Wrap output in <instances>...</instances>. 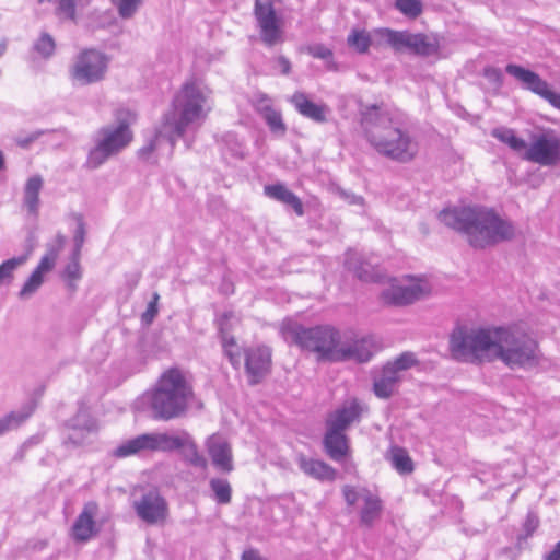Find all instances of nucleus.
<instances>
[{"mask_svg": "<svg viewBox=\"0 0 560 560\" xmlns=\"http://www.w3.org/2000/svg\"><path fill=\"white\" fill-rule=\"evenodd\" d=\"M452 357L460 362L501 360L511 369L538 362V345L520 326L456 327L450 337Z\"/></svg>", "mask_w": 560, "mask_h": 560, "instance_id": "f257e3e1", "label": "nucleus"}, {"mask_svg": "<svg viewBox=\"0 0 560 560\" xmlns=\"http://www.w3.org/2000/svg\"><path fill=\"white\" fill-rule=\"evenodd\" d=\"M361 128L369 144L382 156L408 163L419 151L407 116L396 109L372 105L361 112Z\"/></svg>", "mask_w": 560, "mask_h": 560, "instance_id": "f03ea898", "label": "nucleus"}, {"mask_svg": "<svg viewBox=\"0 0 560 560\" xmlns=\"http://www.w3.org/2000/svg\"><path fill=\"white\" fill-rule=\"evenodd\" d=\"M211 109V91L196 81L186 82L173 98L172 109L164 114L154 137L140 149L139 154L149 155L156 149L161 138L167 139L171 149H174L177 139L188 128L201 126Z\"/></svg>", "mask_w": 560, "mask_h": 560, "instance_id": "7ed1b4c3", "label": "nucleus"}, {"mask_svg": "<svg viewBox=\"0 0 560 560\" xmlns=\"http://www.w3.org/2000/svg\"><path fill=\"white\" fill-rule=\"evenodd\" d=\"M439 219L446 226L460 233L476 249L509 241L515 235V228L510 220L485 206L444 209L439 213Z\"/></svg>", "mask_w": 560, "mask_h": 560, "instance_id": "20e7f679", "label": "nucleus"}, {"mask_svg": "<svg viewBox=\"0 0 560 560\" xmlns=\"http://www.w3.org/2000/svg\"><path fill=\"white\" fill-rule=\"evenodd\" d=\"M282 335L288 342L314 352L318 360L338 362L350 357V348L341 346L339 330L329 325L306 328L288 324L282 327Z\"/></svg>", "mask_w": 560, "mask_h": 560, "instance_id": "39448f33", "label": "nucleus"}, {"mask_svg": "<svg viewBox=\"0 0 560 560\" xmlns=\"http://www.w3.org/2000/svg\"><path fill=\"white\" fill-rule=\"evenodd\" d=\"M192 388L185 374L176 368L166 370L150 395L153 417L171 420L180 417L187 409Z\"/></svg>", "mask_w": 560, "mask_h": 560, "instance_id": "423d86ee", "label": "nucleus"}, {"mask_svg": "<svg viewBox=\"0 0 560 560\" xmlns=\"http://www.w3.org/2000/svg\"><path fill=\"white\" fill-rule=\"evenodd\" d=\"M126 117H118V122L100 128L94 138V147L90 150L88 164L92 168L100 167L109 158L126 149L132 141L133 135L130 129L132 116L129 112Z\"/></svg>", "mask_w": 560, "mask_h": 560, "instance_id": "0eeeda50", "label": "nucleus"}, {"mask_svg": "<svg viewBox=\"0 0 560 560\" xmlns=\"http://www.w3.org/2000/svg\"><path fill=\"white\" fill-rule=\"evenodd\" d=\"M431 292V284L423 278L409 277L406 282L393 279L380 298L386 305L405 306L412 304Z\"/></svg>", "mask_w": 560, "mask_h": 560, "instance_id": "6e6552de", "label": "nucleus"}, {"mask_svg": "<svg viewBox=\"0 0 560 560\" xmlns=\"http://www.w3.org/2000/svg\"><path fill=\"white\" fill-rule=\"evenodd\" d=\"M109 58L96 49L82 51L71 67V79L80 85H89L105 78Z\"/></svg>", "mask_w": 560, "mask_h": 560, "instance_id": "1a4fd4ad", "label": "nucleus"}, {"mask_svg": "<svg viewBox=\"0 0 560 560\" xmlns=\"http://www.w3.org/2000/svg\"><path fill=\"white\" fill-rule=\"evenodd\" d=\"M350 425V407L342 406L327 419V432L324 438L326 453L334 460L343 458L348 451L345 431Z\"/></svg>", "mask_w": 560, "mask_h": 560, "instance_id": "9d476101", "label": "nucleus"}, {"mask_svg": "<svg viewBox=\"0 0 560 560\" xmlns=\"http://www.w3.org/2000/svg\"><path fill=\"white\" fill-rule=\"evenodd\" d=\"M376 35L396 51L408 50L420 56H431L438 51V45L430 42L424 34L380 28Z\"/></svg>", "mask_w": 560, "mask_h": 560, "instance_id": "9b49d317", "label": "nucleus"}, {"mask_svg": "<svg viewBox=\"0 0 560 560\" xmlns=\"http://www.w3.org/2000/svg\"><path fill=\"white\" fill-rule=\"evenodd\" d=\"M523 159L541 166H556L560 163V137L553 130L534 135L526 147Z\"/></svg>", "mask_w": 560, "mask_h": 560, "instance_id": "f8f14e48", "label": "nucleus"}, {"mask_svg": "<svg viewBox=\"0 0 560 560\" xmlns=\"http://www.w3.org/2000/svg\"><path fill=\"white\" fill-rule=\"evenodd\" d=\"M254 15L266 45L273 46L282 39L283 21L277 15L272 0H256Z\"/></svg>", "mask_w": 560, "mask_h": 560, "instance_id": "ddd939ff", "label": "nucleus"}, {"mask_svg": "<svg viewBox=\"0 0 560 560\" xmlns=\"http://www.w3.org/2000/svg\"><path fill=\"white\" fill-rule=\"evenodd\" d=\"M505 71L521 82L523 89L540 96L552 107L560 110V94L553 92L549 83L541 79L536 72L514 63H509L505 67Z\"/></svg>", "mask_w": 560, "mask_h": 560, "instance_id": "4468645a", "label": "nucleus"}, {"mask_svg": "<svg viewBox=\"0 0 560 560\" xmlns=\"http://www.w3.org/2000/svg\"><path fill=\"white\" fill-rule=\"evenodd\" d=\"M137 516L149 525L163 524L168 517V504L156 489H150L133 501Z\"/></svg>", "mask_w": 560, "mask_h": 560, "instance_id": "2eb2a0df", "label": "nucleus"}, {"mask_svg": "<svg viewBox=\"0 0 560 560\" xmlns=\"http://www.w3.org/2000/svg\"><path fill=\"white\" fill-rule=\"evenodd\" d=\"M165 442L168 440L163 433H144L124 441L114 450L113 454L118 458H125L144 452L161 451V448L167 447Z\"/></svg>", "mask_w": 560, "mask_h": 560, "instance_id": "dca6fc26", "label": "nucleus"}, {"mask_svg": "<svg viewBox=\"0 0 560 560\" xmlns=\"http://www.w3.org/2000/svg\"><path fill=\"white\" fill-rule=\"evenodd\" d=\"M244 366L252 385L259 383L270 371L271 350L265 346L248 347L244 350Z\"/></svg>", "mask_w": 560, "mask_h": 560, "instance_id": "f3484780", "label": "nucleus"}, {"mask_svg": "<svg viewBox=\"0 0 560 560\" xmlns=\"http://www.w3.org/2000/svg\"><path fill=\"white\" fill-rule=\"evenodd\" d=\"M207 452L213 466L224 474L234 470L233 453L229 441L221 434H212L206 441Z\"/></svg>", "mask_w": 560, "mask_h": 560, "instance_id": "a211bd4d", "label": "nucleus"}, {"mask_svg": "<svg viewBox=\"0 0 560 560\" xmlns=\"http://www.w3.org/2000/svg\"><path fill=\"white\" fill-rule=\"evenodd\" d=\"M352 497L360 503L361 524L366 527L373 526L383 512V501L380 495L369 489H361L357 492L352 490Z\"/></svg>", "mask_w": 560, "mask_h": 560, "instance_id": "6ab92c4d", "label": "nucleus"}, {"mask_svg": "<svg viewBox=\"0 0 560 560\" xmlns=\"http://www.w3.org/2000/svg\"><path fill=\"white\" fill-rule=\"evenodd\" d=\"M163 435L168 440V442H165L167 447L161 448L162 452H171L180 448L184 458L190 465L199 468H206V458L199 453L196 443L187 433H185L184 436H175L167 433H163Z\"/></svg>", "mask_w": 560, "mask_h": 560, "instance_id": "aec40b11", "label": "nucleus"}, {"mask_svg": "<svg viewBox=\"0 0 560 560\" xmlns=\"http://www.w3.org/2000/svg\"><path fill=\"white\" fill-rule=\"evenodd\" d=\"M97 511L98 506L94 501L84 504L83 510L71 528L72 537L75 541H88L97 533L94 521Z\"/></svg>", "mask_w": 560, "mask_h": 560, "instance_id": "412c9836", "label": "nucleus"}, {"mask_svg": "<svg viewBox=\"0 0 560 560\" xmlns=\"http://www.w3.org/2000/svg\"><path fill=\"white\" fill-rule=\"evenodd\" d=\"M290 103L300 115L315 122L323 124L327 120L328 107L325 104L314 103L303 92H295L290 97Z\"/></svg>", "mask_w": 560, "mask_h": 560, "instance_id": "4be33fe9", "label": "nucleus"}, {"mask_svg": "<svg viewBox=\"0 0 560 560\" xmlns=\"http://www.w3.org/2000/svg\"><path fill=\"white\" fill-rule=\"evenodd\" d=\"M69 428L73 433L68 436L66 443L80 445L83 442L85 433L96 430L95 420L91 417L88 408L80 407L77 415L69 421Z\"/></svg>", "mask_w": 560, "mask_h": 560, "instance_id": "5701e85b", "label": "nucleus"}, {"mask_svg": "<svg viewBox=\"0 0 560 560\" xmlns=\"http://www.w3.org/2000/svg\"><path fill=\"white\" fill-rule=\"evenodd\" d=\"M44 187V179L36 174L27 178L23 188V207L34 218L38 217L40 199L39 194Z\"/></svg>", "mask_w": 560, "mask_h": 560, "instance_id": "b1692460", "label": "nucleus"}, {"mask_svg": "<svg viewBox=\"0 0 560 560\" xmlns=\"http://www.w3.org/2000/svg\"><path fill=\"white\" fill-rule=\"evenodd\" d=\"M298 464L300 469L308 477L320 481H330L335 479V469L322 460L300 455L298 457Z\"/></svg>", "mask_w": 560, "mask_h": 560, "instance_id": "393cba45", "label": "nucleus"}, {"mask_svg": "<svg viewBox=\"0 0 560 560\" xmlns=\"http://www.w3.org/2000/svg\"><path fill=\"white\" fill-rule=\"evenodd\" d=\"M382 349L383 345L378 338L372 335L363 336L352 340V360L368 362Z\"/></svg>", "mask_w": 560, "mask_h": 560, "instance_id": "a878e982", "label": "nucleus"}, {"mask_svg": "<svg viewBox=\"0 0 560 560\" xmlns=\"http://www.w3.org/2000/svg\"><path fill=\"white\" fill-rule=\"evenodd\" d=\"M65 244L66 236L61 233H57L55 238L46 245V252L34 270L39 271L43 276L49 273L55 268Z\"/></svg>", "mask_w": 560, "mask_h": 560, "instance_id": "bb28decb", "label": "nucleus"}, {"mask_svg": "<svg viewBox=\"0 0 560 560\" xmlns=\"http://www.w3.org/2000/svg\"><path fill=\"white\" fill-rule=\"evenodd\" d=\"M401 377L392 366L385 364L382 372L374 378L373 389L377 397L389 398L396 390Z\"/></svg>", "mask_w": 560, "mask_h": 560, "instance_id": "cd10ccee", "label": "nucleus"}, {"mask_svg": "<svg viewBox=\"0 0 560 560\" xmlns=\"http://www.w3.org/2000/svg\"><path fill=\"white\" fill-rule=\"evenodd\" d=\"M265 194L287 206H290L298 215L303 214V205L300 198L282 184L265 186Z\"/></svg>", "mask_w": 560, "mask_h": 560, "instance_id": "c85d7f7f", "label": "nucleus"}, {"mask_svg": "<svg viewBox=\"0 0 560 560\" xmlns=\"http://www.w3.org/2000/svg\"><path fill=\"white\" fill-rule=\"evenodd\" d=\"M221 342L225 357L235 369H240L244 360V350L235 341L233 336H230L223 326L220 325Z\"/></svg>", "mask_w": 560, "mask_h": 560, "instance_id": "c756f323", "label": "nucleus"}, {"mask_svg": "<svg viewBox=\"0 0 560 560\" xmlns=\"http://www.w3.org/2000/svg\"><path fill=\"white\" fill-rule=\"evenodd\" d=\"M387 460L400 474L408 475L415 469L413 462L408 452L399 446H393L386 455Z\"/></svg>", "mask_w": 560, "mask_h": 560, "instance_id": "7c9ffc66", "label": "nucleus"}, {"mask_svg": "<svg viewBox=\"0 0 560 560\" xmlns=\"http://www.w3.org/2000/svg\"><path fill=\"white\" fill-rule=\"evenodd\" d=\"M32 411V408H23L21 410L11 411L8 415L1 417L0 436L21 427L30 418Z\"/></svg>", "mask_w": 560, "mask_h": 560, "instance_id": "2f4dec72", "label": "nucleus"}, {"mask_svg": "<svg viewBox=\"0 0 560 560\" xmlns=\"http://www.w3.org/2000/svg\"><path fill=\"white\" fill-rule=\"evenodd\" d=\"M30 253L4 260L0 265V287L8 285L14 280L15 271L28 259Z\"/></svg>", "mask_w": 560, "mask_h": 560, "instance_id": "473e14b6", "label": "nucleus"}, {"mask_svg": "<svg viewBox=\"0 0 560 560\" xmlns=\"http://www.w3.org/2000/svg\"><path fill=\"white\" fill-rule=\"evenodd\" d=\"M377 31L369 33L366 31L352 30V48L360 54H364L370 47H377L383 42L380 35H376Z\"/></svg>", "mask_w": 560, "mask_h": 560, "instance_id": "72a5a7b5", "label": "nucleus"}, {"mask_svg": "<svg viewBox=\"0 0 560 560\" xmlns=\"http://www.w3.org/2000/svg\"><path fill=\"white\" fill-rule=\"evenodd\" d=\"M210 490L213 493V500L218 504L226 505L232 501V487L229 480L224 478H211L209 481Z\"/></svg>", "mask_w": 560, "mask_h": 560, "instance_id": "f704fd0d", "label": "nucleus"}, {"mask_svg": "<svg viewBox=\"0 0 560 560\" xmlns=\"http://www.w3.org/2000/svg\"><path fill=\"white\" fill-rule=\"evenodd\" d=\"M492 136L499 141L508 144L514 151L526 150V142L524 139L518 138L514 130L505 127L495 128L492 131Z\"/></svg>", "mask_w": 560, "mask_h": 560, "instance_id": "c9c22d12", "label": "nucleus"}, {"mask_svg": "<svg viewBox=\"0 0 560 560\" xmlns=\"http://www.w3.org/2000/svg\"><path fill=\"white\" fill-rule=\"evenodd\" d=\"M44 281L45 276L40 275L39 271L33 270V272L30 275V277L22 285L19 292V298L21 300L30 299L38 291V289L43 285Z\"/></svg>", "mask_w": 560, "mask_h": 560, "instance_id": "e433bc0d", "label": "nucleus"}, {"mask_svg": "<svg viewBox=\"0 0 560 560\" xmlns=\"http://www.w3.org/2000/svg\"><path fill=\"white\" fill-rule=\"evenodd\" d=\"M116 7L118 15L124 20H129L142 7L143 0H110Z\"/></svg>", "mask_w": 560, "mask_h": 560, "instance_id": "4c0bfd02", "label": "nucleus"}, {"mask_svg": "<svg viewBox=\"0 0 560 560\" xmlns=\"http://www.w3.org/2000/svg\"><path fill=\"white\" fill-rule=\"evenodd\" d=\"M419 363L416 354L411 351H405L393 361H388L386 364L392 366L397 374L416 366Z\"/></svg>", "mask_w": 560, "mask_h": 560, "instance_id": "58836bf2", "label": "nucleus"}, {"mask_svg": "<svg viewBox=\"0 0 560 560\" xmlns=\"http://www.w3.org/2000/svg\"><path fill=\"white\" fill-rule=\"evenodd\" d=\"M395 7L399 12L409 19L418 18L423 11L421 0H396Z\"/></svg>", "mask_w": 560, "mask_h": 560, "instance_id": "ea45409f", "label": "nucleus"}, {"mask_svg": "<svg viewBox=\"0 0 560 560\" xmlns=\"http://www.w3.org/2000/svg\"><path fill=\"white\" fill-rule=\"evenodd\" d=\"M307 52L314 58L325 60L328 70H337V65L332 60V51L328 47L322 44H314L307 47Z\"/></svg>", "mask_w": 560, "mask_h": 560, "instance_id": "a19ab883", "label": "nucleus"}, {"mask_svg": "<svg viewBox=\"0 0 560 560\" xmlns=\"http://www.w3.org/2000/svg\"><path fill=\"white\" fill-rule=\"evenodd\" d=\"M56 48L54 38L48 33H42L34 44V50L44 58L52 56Z\"/></svg>", "mask_w": 560, "mask_h": 560, "instance_id": "79ce46f5", "label": "nucleus"}, {"mask_svg": "<svg viewBox=\"0 0 560 560\" xmlns=\"http://www.w3.org/2000/svg\"><path fill=\"white\" fill-rule=\"evenodd\" d=\"M79 257L74 254L72 255L71 261L65 268V278L68 281V287L74 291L77 289L75 281L81 278V267L79 262Z\"/></svg>", "mask_w": 560, "mask_h": 560, "instance_id": "37998d69", "label": "nucleus"}, {"mask_svg": "<svg viewBox=\"0 0 560 560\" xmlns=\"http://www.w3.org/2000/svg\"><path fill=\"white\" fill-rule=\"evenodd\" d=\"M262 118L265 119L271 132L279 136L284 135L285 125L282 120V116L279 110L273 109L271 112H268L267 114L262 115Z\"/></svg>", "mask_w": 560, "mask_h": 560, "instance_id": "c03bdc74", "label": "nucleus"}, {"mask_svg": "<svg viewBox=\"0 0 560 560\" xmlns=\"http://www.w3.org/2000/svg\"><path fill=\"white\" fill-rule=\"evenodd\" d=\"M354 273L360 280L363 281L378 282L382 280L381 271L369 262L357 267Z\"/></svg>", "mask_w": 560, "mask_h": 560, "instance_id": "a18cd8bd", "label": "nucleus"}, {"mask_svg": "<svg viewBox=\"0 0 560 560\" xmlns=\"http://www.w3.org/2000/svg\"><path fill=\"white\" fill-rule=\"evenodd\" d=\"M74 219L77 221V230L74 233V250L73 254L75 256H80L81 248L85 241V223L83 217L81 214H74Z\"/></svg>", "mask_w": 560, "mask_h": 560, "instance_id": "49530a36", "label": "nucleus"}, {"mask_svg": "<svg viewBox=\"0 0 560 560\" xmlns=\"http://www.w3.org/2000/svg\"><path fill=\"white\" fill-rule=\"evenodd\" d=\"M159 300H160L159 293L154 292L151 301L149 302V304L147 306L145 312H143V314L141 316L142 323L149 325L153 322V319L155 318V316L158 315V312H159V308H158Z\"/></svg>", "mask_w": 560, "mask_h": 560, "instance_id": "de8ad7c7", "label": "nucleus"}, {"mask_svg": "<svg viewBox=\"0 0 560 560\" xmlns=\"http://www.w3.org/2000/svg\"><path fill=\"white\" fill-rule=\"evenodd\" d=\"M254 104L257 112L260 113L261 116L275 109L271 98L266 94H258Z\"/></svg>", "mask_w": 560, "mask_h": 560, "instance_id": "09e8293b", "label": "nucleus"}, {"mask_svg": "<svg viewBox=\"0 0 560 560\" xmlns=\"http://www.w3.org/2000/svg\"><path fill=\"white\" fill-rule=\"evenodd\" d=\"M58 14L67 19H74L75 3L74 0H59Z\"/></svg>", "mask_w": 560, "mask_h": 560, "instance_id": "8fccbe9b", "label": "nucleus"}, {"mask_svg": "<svg viewBox=\"0 0 560 560\" xmlns=\"http://www.w3.org/2000/svg\"><path fill=\"white\" fill-rule=\"evenodd\" d=\"M483 75L497 86H501L503 83V74L499 68L487 67L483 70Z\"/></svg>", "mask_w": 560, "mask_h": 560, "instance_id": "3c124183", "label": "nucleus"}, {"mask_svg": "<svg viewBox=\"0 0 560 560\" xmlns=\"http://www.w3.org/2000/svg\"><path fill=\"white\" fill-rule=\"evenodd\" d=\"M46 131L45 130H35L33 132H31L30 135L25 136V137H18L16 138V144L21 148H28V145L31 143H33L34 141L38 140Z\"/></svg>", "mask_w": 560, "mask_h": 560, "instance_id": "603ef678", "label": "nucleus"}, {"mask_svg": "<svg viewBox=\"0 0 560 560\" xmlns=\"http://www.w3.org/2000/svg\"><path fill=\"white\" fill-rule=\"evenodd\" d=\"M538 525V516L534 513H528L524 523V530L526 533V537L532 536V534L537 529Z\"/></svg>", "mask_w": 560, "mask_h": 560, "instance_id": "864d4df0", "label": "nucleus"}, {"mask_svg": "<svg viewBox=\"0 0 560 560\" xmlns=\"http://www.w3.org/2000/svg\"><path fill=\"white\" fill-rule=\"evenodd\" d=\"M279 69H280V72L284 75L289 74L290 71H291V63L290 61L283 57V56H279L276 60Z\"/></svg>", "mask_w": 560, "mask_h": 560, "instance_id": "5fc2aeb1", "label": "nucleus"}, {"mask_svg": "<svg viewBox=\"0 0 560 560\" xmlns=\"http://www.w3.org/2000/svg\"><path fill=\"white\" fill-rule=\"evenodd\" d=\"M544 560H560V540L544 556Z\"/></svg>", "mask_w": 560, "mask_h": 560, "instance_id": "6e6d98bb", "label": "nucleus"}, {"mask_svg": "<svg viewBox=\"0 0 560 560\" xmlns=\"http://www.w3.org/2000/svg\"><path fill=\"white\" fill-rule=\"evenodd\" d=\"M242 560H265L256 550H246L242 555Z\"/></svg>", "mask_w": 560, "mask_h": 560, "instance_id": "4d7b16f0", "label": "nucleus"}, {"mask_svg": "<svg viewBox=\"0 0 560 560\" xmlns=\"http://www.w3.org/2000/svg\"><path fill=\"white\" fill-rule=\"evenodd\" d=\"M362 410L363 409L360 406V404L357 400L352 399V422H354V420L360 417Z\"/></svg>", "mask_w": 560, "mask_h": 560, "instance_id": "13d9d810", "label": "nucleus"}, {"mask_svg": "<svg viewBox=\"0 0 560 560\" xmlns=\"http://www.w3.org/2000/svg\"><path fill=\"white\" fill-rule=\"evenodd\" d=\"M343 494H345L346 501H347L348 503H350V487H349V486H345V488H343Z\"/></svg>", "mask_w": 560, "mask_h": 560, "instance_id": "bf43d9fd", "label": "nucleus"}, {"mask_svg": "<svg viewBox=\"0 0 560 560\" xmlns=\"http://www.w3.org/2000/svg\"><path fill=\"white\" fill-rule=\"evenodd\" d=\"M351 202H352V205H357V203L361 205L362 203V198L352 195Z\"/></svg>", "mask_w": 560, "mask_h": 560, "instance_id": "052dcab7", "label": "nucleus"}, {"mask_svg": "<svg viewBox=\"0 0 560 560\" xmlns=\"http://www.w3.org/2000/svg\"><path fill=\"white\" fill-rule=\"evenodd\" d=\"M7 50V43L2 42L0 43V57Z\"/></svg>", "mask_w": 560, "mask_h": 560, "instance_id": "680f3d73", "label": "nucleus"}, {"mask_svg": "<svg viewBox=\"0 0 560 560\" xmlns=\"http://www.w3.org/2000/svg\"><path fill=\"white\" fill-rule=\"evenodd\" d=\"M4 168V154L0 151V171Z\"/></svg>", "mask_w": 560, "mask_h": 560, "instance_id": "e2e57ef3", "label": "nucleus"}, {"mask_svg": "<svg viewBox=\"0 0 560 560\" xmlns=\"http://www.w3.org/2000/svg\"><path fill=\"white\" fill-rule=\"evenodd\" d=\"M138 280H139V279H138V277H136V278L133 279V281L131 282V288H133V287H136V285H137Z\"/></svg>", "mask_w": 560, "mask_h": 560, "instance_id": "0e129e2a", "label": "nucleus"}]
</instances>
